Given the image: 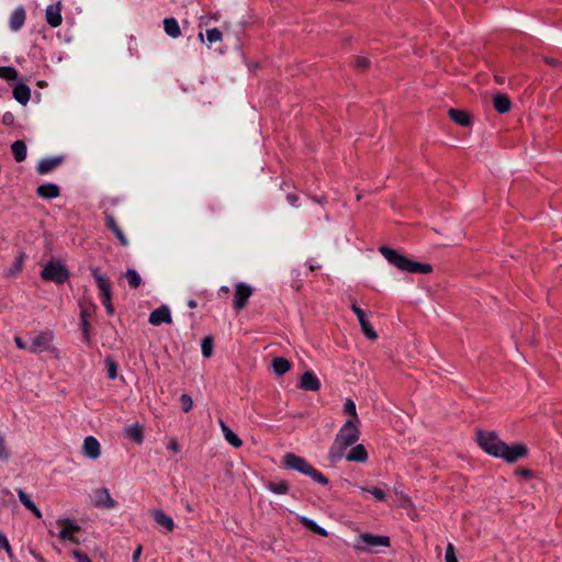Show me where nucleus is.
<instances>
[{"label": "nucleus", "instance_id": "c85d7f7f", "mask_svg": "<svg viewBox=\"0 0 562 562\" xmlns=\"http://www.w3.org/2000/svg\"><path fill=\"white\" fill-rule=\"evenodd\" d=\"M164 30L172 38H178L181 35L179 23L175 18H166L164 20Z\"/></svg>", "mask_w": 562, "mask_h": 562}, {"label": "nucleus", "instance_id": "e433bc0d", "mask_svg": "<svg viewBox=\"0 0 562 562\" xmlns=\"http://www.w3.org/2000/svg\"><path fill=\"white\" fill-rule=\"evenodd\" d=\"M105 366L108 370V376L111 380H114L117 376V363L113 357L105 358Z\"/></svg>", "mask_w": 562, "mask_h": 562}, {"label": "nucleus", "instance_id": "473e14b6", "mask_svg": "<svg viewBox=\"0 0 562 562\" xmlns=\"http://www.w3.org/2000/svg\"><path fill=\"white\" fill-rule=\"evenodd\" d=\"M268 490L274 494H286L290 490V485L286 481L269 482L267 485Z\"/></svg>", "mask_w": 562, "mask_h": 562}, {"label": "nucleus", "instance_id": "ea45409f", "mask_svg": "<svg viewBox=\"0 0 562 562\" xmlns=\"http://www.w3.org/2000/svg\"><path fill=\"white\" fill-rule=\"evenodd\" d=\"M80 327H81V331H82V339L86 344H90L91 342V335H90V331H91V325H90V322L87 321V319H82L80 321Z\"/></svg>", "mask_w": 562, "mask_h": 562}, {"label": "nucleus", "instance_id": "4be33fe9", "mask_svg": "<svg viewBox=\"0 0 562 562\" xmlns=\"http://www.w3.org/2000/svg\"><path fill=\"white\" fill-rule=\"evenodd\" d=\"M36 193L38 196H41L43 199H55V198L59 196L60 189L55 183H45V184H41L36 189Z\"/></svg>", "mask_w": 562, "mask_h": 562}, {"label": "nucleus", "instance_id": "69168bd1", "mask_svg": "<svg viewBox=\"0 0 562 562\" xmlns=\"http://www.w3.org/2000/svg\"><path fill=\"white\" fill-rule=\"evenodd\" d=\"M314 201L318 202V203H322V199H316V198H313Z\"/></svg>", "mask_w": 562, "mask_h": 562}, {"label": "nucleus", "instance_id": "680f3d73", "mask_svg": "<svg viewBox=\"0 0 562 562\" xmlns=\"http://www.w3.org/2000/svg\"><path fill=\"white\" fill-rule=\"evenodd\" d=\"M188 306L190 308H195L198 306L196 302L194 300H189L188 301Z\"/></svg>", "mask_w": 562, "mask_h": 562}, {"label": "nucleus", "instance_id": "5fc2aeb1", "mask_svg": "<svg viewBox=\"0 0 562 562\" xmlns=\"http://www.w3.org/2000/svg\"><path fill=\"white\" fill-rule=\"evenodd\" d=\"M14 342H15V345H16V347H18L19 349H26V348H29V347L26 346V344L24 342V340H23L21 337H19V336H15V338H14Z\"/></svg>", "mask_w": 562, "mask_h": 562}, {"label": "nucleus", "instance_id": "bb28decb", "mask_svg": "<svg viewBox=\"0 0 562 562\" xmlns=\"http://www.w3.org/2000/svg\"><path fill=\"white\" fill-rule=\"evenodd\" d=\"M449 116L450 119L461 125V126H470L471 125V117L468 112L457 109H450L449 110Z\"/></svg>", "mask_w": 562, "mask_h": 562}, {"label": "nucleus", "instance_id": "72a5a7b5", "mask_svg": "<svg viewBox=\"0 0 562 562\" xmlns=\"http://www.w3.org/2000/svg\"><path fill=\"white\" fill-rule=\"evenodd\" d=\"M344 413L348 414L350 418L348 420H355V423H360V419L357 414L356 404L352 400L347 398L344 404Z\"/></svg>", "mask_w": 562, "mask_h": 562}, {"label": "nucleus", "instance_id": "393cba45", "mask_svg": "<svg viewBox=\"0 0 562 562\" xmlns=\"http://www.w3.org/2000/svg\"><path fill=\"white\" fill-rule=\"evenodd\" d=\"M154 520L165 528L167 531H172L175 529V522L173 519L166 515L161 509H157L153 513Z\"/></svg>", "mask_w": 562, "mask_h": 562}, {"label": "nucleus", "instance_id": "c756f323", "mask_svg": "<svg viewBox=\"0 0 562 562\" xmlns=\"http://www.w3.org/2000/svg\"><path fill=\"white\" fill-rule=\"evenodd\" d=\"M11 151L16 162H22L26 158V145L23 140H15L11 145Z\"/></svg>", "mask_w": 562, "mask_h": 562}, {"label": "nucleus", "instance_id": "412c9836", "mask_svg": "<svg viewBox=\"0 0 562 562\" xmlns=\"http://www.w3.org/2000/svg\"><path fill=\"white\" fill-rule=\"evenodd\" d=\"M124 435L127 439L140 445L144 440V429L138 423L133 424L124 429Z\"/></svg>", "mask_w": 562, "mask_h": 562}, {"label": "nucleus", "instance_id": "79ce46f5", "mask_svg": "<svg viewBox=\"0 0 562 562\" xmlns=\"http://www.w3.org/2000/svg\"><path fill=\"white\" fill-rule=\"evenodd\" d=\"M202 355L206 358L211 357L213 350V339L211 336L205 337L201 344Z\"/></svg>", "mask_w": 562, "mask_h": 562}, {"label": "nucleus", "instance_id": "20e7f679", "mask_svg": "<svg viewBox=\"0 0 562 562\" xmlns=\"http://www.w3.org/2000/svg\"><path fill=\"white\" fill-rule=\"evenodd\" d=\"M282 464L288 470L297 471L301 474L310 476L313 481L317 482L322 485L328 484V479L315 469L310 462H307L304 458L293 453L288 452L282 458Z\"/></svg>", "mask_w": 562, "mask_h": 562}, {"label": "nucleus", "instance_id": "a878e982", "mask_svg": "<svg viewBox=\"0 0 562 562\" xmlns=\"http://www.w3.org/2000/svg\"><path fill=\"white\" fill-rule=\"evenodd\" d=\"M493 105H494V109L498 113L504 114L510 110L512 102H510V99L506 94L498 93V94L494 95Z\"/></svg>", "mask_w": 562, "mask_h": 562}, {"label": "nucleus", "instance_id": "7c9ffc66", "mask_svg": "<svg viewBox=\"0 0 562 562\" xmlns=\"http://www.w3.org/2000/svg\"><path fill=\"white\" fill-rule=\"evenodd\" d=\"M272 368L276 374L283 375L291 369V363L283 357H276L272 359Z\"/></svg>", "mask_w": 562, "mask_h": 562}, {"label": "nucleus", "instance_id": "a19ab883", "mask_svg": "<svg viewBox=\"0 0 562 562\" xmlns=\"http://www.w3.org/2000/svg\"><path fill=\"white\" fill-rule=\"evenodd\" d=\"M362 491L363 492H368L369 494H371L379 502H383L386 498L385 492L382 488L376 487V486L369 487V488L362 487Z\"/></svg>", "mask_w": 562, "mask_h": 562}, {"label": "nucleus", "instance_id": "f3484780", "mask_svg": "<svg viewBox=\"0 0 562 562\" xmlns=\"http://www.w3.org/2000/svg\"><path fill=\"white\" fill-rule=\"evenodd\" d=\"M61 5L60 2L50 4L46 8V21L52 27H57L61 24Z\"/></svg>", "mask_w": 562, "mask_h": 562}, {"label": "nucleus", "instance_id": "1a4fd4ad", "mask_svg": "<svg viewBox=\"0 0 562 562\" xmlns=\"http://www.w3.org/2000/svg\"><path fill=\"white\" fill-rule=\"evenodd\" d=\"M54 339L52 331H42L31 339L29 350L32 353H41L49 349L50 342Z\"/></svg>", "mask_w": 562, "mask_h": 562}, {"label": "nucleus", "instance_id": "5701e85b", "mask_svg": "<svg viewBox=\"0 0 562 562\" xmlns=\"http://www.w3.org/2000/svg\"><path fill=\"white\" fill-rule=\"evenodd\" d=\"M13 98L22 105H26L31 98V89L24 83H19L13 88Z\"/></svg>", "mask_w": 562, "mask_h": 562}, {"label": "nucleus", "instance_id": "0eeeda50", "mask_svg": "<svg viewBox=\"0 0 562 562\" xmlns=\"http://www.w3.org/2000/svg\"><path fill=\"white\" fill-rule=\"evenodd\" d=\"M390 538L386 536H375L371 533H362L359 537V542L355 546L357 550L364 551L368 548L374 547H389Z\"/></svg>", "mask_w": 562, "mask_h": 562}, {"label": "nucleus", "instance_id": "39448f33", "mask_svg": "<svg viewBox=\"0 0 562 562\" xmlns=\"http://www.w3.org/2000/svg\"><path fill=\"white\" fill-rule=\"evenodd\" d=\"M90 271L100 291L101 302L104 305L108 315L112 316L114 314V306L112 304L111 281L108 277L101 274L98 268H90Z\"/></svg>", "mask_w": 562, "mask_h": 562}, {"label": "nucleus", "instance_id": "37998d69", "mask_svg": "<svg viewBox=\"0 0 562 562\" xmlns=\"http://www.w3.org/2000/svg\"><path fill=\"white\" fill-rule=\"evenodd\" d=\"M370 65V60L367 57L358 56L355 57L353 67L360 71L366 70Z\"/></svg>", "mask_w": 562, "mask_h": 562}, {"label": "nucleus", "instance_id": "a18cd8bd", "mask_svg": "<svg viewBox=\"0 0 562 562\" xmlns=\"http://www.w3.org/2000/svg\"><path fill=\"white\" fill-rule=\"evenodd\" d=\"M446 562H458L457 555H456V549L452 543H448L446 548V555H445Z\"/></svg>", "mask_w": 562, "mask_h": 562}, {"label": "nucleus", "instance_id": "ddd939ff", "mask_svg": "<svg viewBox=\"0 0 562 562\" xmlns=\"http://www.w3.org/2000/svg\"><path fill=\"white\" fill-rule=\"evenodd\" d=\"M297 386L304 391L316 392L321 389V382L314 372L305 371L302 374Z\"/></svg>", "mask_w": 562, "mask_h": 562}, {"label": "nucleus", "instance_id": "9b49d317", "mask_svg": "<svg viewBox=\"0 0 562 562\" xmlns=\"http://www.w3.org/2000/svg\"><path fill=\"white\" fill-rule=\"evenodd\" d=\"M57 522L63 526V529L59 531L58 537L61 540H69L74 543H78V540L75 538L74 535L75 532L80 531V526L70 519H60Z\"/></svg>", "mask_w": 562, "mask_h": 562}, {"label": "nucleus", "instance_id": "09e8293b", "mask_svg": "<svg viewBox=\"0 0 562 562\" xmlns=\"http://www.w3.org/2000/svg\"><path fill=\"white\" fill-rule=\"evenodd\" d=\"M71 554L76 562H92L86 553L79 550H74Z\"/></svg>", "mask_w": 562, "mask_h": 562}, {"label": "nucleus", "instance_id": "f257e3e1", "mask_svg": "<svg viewBox=\"0 0 562 562\" xmlns=\"http://www.w3.org/2000/svg\"><path fill=\"white\" fill-rule=\"evenodd\" d=\"M477 442L480 447L488 454L501 458L508 463H514L524 459L528 454V448L524 443L508 446L501 440L495 431L479 430Z\"/></svg>", "mask_w": 562, "mask_h": 562}, {"label": "nucleus", "instance_id": "cd10ccee", "mask_svg": "<svg viewBox=\"0 0 562 562\" xmlns=\"http://www.w3.org/2000/svg\"><path fill=\"white\" fill-rule=\"evenodd\" d=\"M18 497L20 502L29 509L31 510L37 518L42 517L41 510L36 507L34 502L31 499V497L22 490H16Z\"/></svg>", "mask_w": 562, "mask_h": 562}, {"label": "nucleus", "instance_id": "f03ea898", "mask_svg": "<svg viewBox=\"0 0 562 562\" xmlns=\"http://www.w3.org/2000/svg\"><path fill=\"white\" fill-rule=\"evenodd\" d=\"M359 425L360 423H355V420L345 422L328 451V458L331 462L340 461L344 458V451L359 440Z\"/></svg>", "mask_w": 562, "mask_h": 562}, {"label": "nucleus", "instance_id": "13d9d810", "mask_svg": "<svg viewBox=\"0 0 562 562\" xmlns=\"http://www.w3.org/2000/svg\"><path fill=\"white\" fill-rule=\"evenodd\" d=\"M516 472L519 473L521 476H525V477H528L531 474V472L529 470H527V469H518Z\"/></svg>", "mask_w": 562, "mask_h": 562}, {"label": "nucleus", "instance_id": "bf43d9fd", "mask_svg": "<svg viewBox=\"0 0 562 562\" xmlns=\"http://www.w3.org/2000/svg\"><path fill=\"white\" fill-rule=\"evenodd\" d=\"M494 78H495V81H496L498 85H503V83H505V76H503V75H495V76H494Z\"/></svg>", "mask_w": 562, "mask_h": 562}, {"label": "nucleus", "instance_id": "aec40b11", "mask_svg": "<svg viewBox=\"0 0 562 562\" xmlns=\"http://www.w3.org/2000/svg\"><path fill=\"white\" fill-rule=\"evenodd\" d=\"M344 457L347 461L363 463L368 460V452L363 445L353 446L350 451Z\"/></svg>", "mask_w": 562, "mask_h": 562}, {"label": "nucleus", "instance_id": "6e6552de", "mask_svg": "<svg viewBox=\"0 0 562 562\" xmlns=\"http://www.w3.org/2000/svg\"><path fill=\"white\" fill-rule=\"evenodd\" d=\"M252 294V288L244 282H238L235 286V294L233 300L234 308L239 312L246 307L248 299Z\"/></svg>", "mask_w": 562, "mask_h": 562}, {"label": "nucleus", "instance_id": "2f4dec72", "mask_svg": "<svg viewBox=\"0 0 562 562\" xmlns=\"http://www.w3.org/2000/svg\"><path fill=\"white\" fill-rule=\"evenodd\" d=\"M301 524L306 528L308 529L310 531L318 535V536H322V537H327L328 533L327 531L318 526L314 520L307 518V517H302L301 518Z\"/></svg>", "mask_w": 562, "mask_h": 562}, {"label": "nucleus", "instance_id": "6e6d98bb", "mask_svg": "<svg viewBox=\"0 0 562 562\" xmlns=\"http://www.w3.org/2000/svg\"><path fill=\"white\" fill-rule=\"evenodd\" d=\"M140 553H142V547L138 546L136 548V550L134 551V553H133V557H132L133 562H138L139 561Z\"/></svg>", "mask_w": 562, "mask_h": 562}, {"label": "nucleus", "instance_id": "58836bf2", "mask_svg": "<svg viewBox=\"0 0 562 562\" xmlns=\"http://www.w3.org/2000/svg\"><path fill=\"white\" fill-rule=\"evenodd\" d=\"M206 40L210 44H214L223 40V34L218 29H210L206 30Z\"/></svg>", "mask_w": 562, "mask_h": 562}, {"label": "nucleus", "instance_id": "2eb2a0df", "mask_svg": "<svg viewBox=\"0 0 562 562\" xmlns=\"http://www.w3.org/2000/svg\"><path fill=\"white\" fill-rule=\"evenodd\" d=\"M63 161H64V156L44 158L37 164L36 171L40 175H47L52 170H54L56 167L61 165Z\"/></svg>", "mask_w": 562, "mask_h": 562}, {"label": "nucleus", "instance_id": "b1692460", "mask_svg": "<svg viewBox=\"0 0 562 562\" xmlns=\"http://www.w3.org/2000/svg\"><path fill=\"white\" fill-rule=\"evenodd\" d=\"M220 427L224 435L225 440L232 445L234 448H239L243 445V441L222 420H218Z\"/></svg>", "mask_w": 562, "mask_h": 562}, {"label": "nucleus", "instance_id": "6ab92c4d", "mask_svg": "<svg viewBox=\"0 0 562 562\" xmlns=\"http://www.w3.org/2000/svg\"><path fill=\"white\" fill-rule=\"evenodd\" d=\"M95 506L110 509L116 507L117 503L112 498L109 490L102 487L95 491Z\"/></svg>", "mask_w": 562, "mask_h": 562}, {"label": "nucleus", "instance_id": "49530a36", "mask_svg": "<svg viewBox=\"0 0 562 562\" xmlns=\"http://www.w3.org/2000/svg\"><path fill=\"white\" fill-rule=\"evenodd\" d=\"M94 310H95L94 305H89L86 307L82 306L80 310V321H82V319L89 321V318L92 316Z\"/></svg>", "mask_w": 562, "mask_h": 562}, {"label": "nucleus", "instance_id": "4c0bfd02", "mask_svg": "<svg viewBox=\"0 0 562 562\" xmlns=\"http://www.w3.org/2000/svg\"><path fill=\"white\" fill-rule=\"evenodd\" d=\"M11 457L10 450L7 447L5 436L0 432V460L8 462Z\"/></svg>", "mask_w": 562, "mask_h": 562}, {"label": "nucleus", "instance_id": "f8f14e48", "mask_svg": "<svg viewBox=\"0 0 562 562\" xmlns=\"http://www.w3.org/2000/svg\"><path fill=\"white\" fill-rule=\"evenodd\" d=\"M148 322L154 326H159L164 323L171 324L172 318L169 307L167 305H161L158 308L154 310L149 314Z\"/></svg>", "mask_w": 562, "mask_h": 562}, {"label": "nucleus", "instance_id": "9d476101", "mask_svg": "<svg viewBox=\"0 0 562 562\" xmlns=\"http://www.w3.org/2000/svg\"><path fill=\"white\" fill-rule=\"evenodd\" d=\"M352 312L357 315V318L360 323L362 333L364 336L371 340H374L378 338L376 331L371 326L370 322L367 319L366 313L363 310H361L357 304L351 305Z\"/></svg>", "mask_w": 562, "mask_h": 562}, {"label": "nucleus", "instance_id": "3c124183", "mask_svg": "<svg viewBox=\"0 0 562 562\" xmlns=\"http://www.w3.org/2000/svg\"><path fill=\"white\" fill-rule=\"evenodd\" d=\"M14 121H15V116H14V114L12 112H5L2 115V124L5 125V126L13 125Z\"/></svg>", "mask_w": 562, "mask_h": 562}, {"label": "nucleus", "instance_id": "8fccbe9b", "mask_svg": "<svg viewBox=\"0 0 562 562\" xmlns=\"http://www.w3.org/2000/svg\"><path fill=\"white\" fill-rule=\"evenodd\" d=\"M22 262H23V256H20L19 258H16L13 263V268L10 269V271H9V276H13L14 273L20 272L22 270Z\"/></svg>", "mask_w": 562, "mask_h": 562}, {"label": "nucleus", "instance_id": "4468645a", "mask_svg": "<svg viewBox=\"0 0 562 562\" xmlns=\"http://www.w3.org/2000/svg\"><path fill=\"white\" fill-rule=\"evenodd\" d=\"M104 218H105L106 227L111 232H113V234L115 235V237L117 238L120 244L122 246L126 247L128 245V240H127L126 236L124 235L123 231L121 229V227L119 226V224L116 223L114 216L112 214L105 212Z\"/></svg>", "mask_w": 562, "mask_h": 562}, {"label": "nucleus", "instance_id": "c9c22d12", "mask_svg": "<svg viewBox=\"0 0 562 562\" xmlns=\"http://www.w3.org/2000/svg\"><path fill=\"white\" fill-rule=\"evenodd\" d=\"M19 77V72L15 68L10 66L0 67V78L4 80H16Z\"/></svg>", "mask_w": 562, "mask_h": 562}, {"label": "nucleus", "instance_id": "052dcab7", "mask_svg": "<svg viewBox=\"0 0 562 562\" xmlns=\"http://www.w3.org/2000/svg\"><path fill=\"white\" fill-rule=\"evenodd\" d=\"M218 293H220V294H222V293H223V294H225V295H226V294H228V293H229V288H228V286L223 285V286H221V289H220Z\"/></svg>", "mask_w": 562, "mask_h": 562}, {"label": "nucleus", "instance_id": "e2e57ef3", "mask_svg": "<svg viewBox=\"0 0 562 562\" xmlns=\"http://www.w3.org/2000/svg\"><path fill=\"white\" fill-rule=\"evenodd\" d=\"M308 268H310L311 271H314V270L318 269L319 266L318 265H314V263H310Z\"/></svg>", "mask_w": 562, "mask_h": 562}, {"label": "nucleus", "instance_id": "de8ad7c7", "mask_svg": "<svg viewBox=\"0 0 562 562\" xmlns=\"http://www.w3.org/2000/svg\"><path fill=\"white\" fill-rule=\"evenodd\" d=\"M0 549L5 550L9 557H12V549L4 533L0 532Z\"/></svg>", "mask_w": 562, "mask_h": 562}, {"label": "nucleus", "instance_id": "c03bdc74", "mask_svg": "<svg viewBox=\"0 0 562 562\" xmlns=\"http://www.w3.org/2000/svg\"><path fill=\"white\" fill-rule=\"evenodd\" d=\"M181 408L184 413H188L192 409L193 401L189 394H182L180 396Z\"/></svg>", "mask_w": 562, "mask_h": 562}, {"label": "nucleus", "instance_id": "4d7b16f0", "mask_svg": "<svg viewBox=\"0 0 562 562\" xmlns=\"http://www.w3.org/2000/svg\"><path fill=\"white\" fill-rule=\"evenodd\" d=\"M544 61L548 64V65H551L553 67H558L560 65V61L558 59H554V58H550V57H546L544 58Z\"/></svg>", "mask_w": 562, "mask_h": 562}, {"label": "nucleus", "instance_id": "423d86ee", "mask_svg": "<svg viewBox=\"0 0 562 562\" xmlns=\"http://www.w3.org/2000/svg\"><path fill=\"white\" fill-rule=\"evenodd\" d=\"M42 279L63 284L69 278V271L60 261L50 260L41 271Z\"/></svg>", "mask_w": 562, "mask_h": 562}, {"label": "nucleus", "instance_id": "a211bd4d", "mask_svg": "<svg viewBox=\"0 0 562 562\" xmlns=\"http://www.w3.org/2000/svg\"><path fill=\"white\" fill-rule=\"evenodd\" d=\"M26 20V12L23 7H18L10 15L9 26L11 31L18 32L20 31Z\"/></svg>", "mask_w": 562, "mask_h": 562}, {"label": "nucleus", "instance_id": "f704fd0d", "mask_svg": "<svg viewBox=\"0 0 562 562\" xmlns=\"http://www.w3.org/2000/svg\"><path fill=\"white\" fill-rule=\"evenodd\" d=\"M125 278L132 289H137L142 283V278L134 269H128L125 272Z\"/></svg>", "mask_w": 562, "mask_h": 562}, {"label": "nucleus", "instance_id": "dca6fc26", "mask_svg": "<svg viewBox=\"0 0 562 562\" xmlns=\"http://www.w3.org/2000/svg\"><path fill=\"white\" fill-rule=\"evenodd\" d=\"M83 454L92 460L98 459L100 457V443L93 436H88L85 438Z\"/></svg>", "mask_w": 562, "mask_h": 562}, {"label": "nucleus", "instance_id": "864d4df0", "mask_svg": "<svg viewBox=\"0 0 562 562\" xmlns=\"http://www.w3.org/2000/svg\"><path fill=\"white\" fill-rule=\"evenodd\" d=\"M286 200L288 202L293 205V206H296V202L299 201V196L294 193H289L286 195Z\"/></svg>", "mask_w": 562, "mask_h": 562}, {"label": "nucleus", "instance_id": "7ed1b4c3", "mask_svg": "<svg viewBox=\"0 0 562 562\" xmlns=\"http://www.w3.org/2000/svg\"><path fill=\"white\" fill-rule=\"evenodd\" d=\"M379 250L389 263L393 265L401 271L424 274L430 273L432 271L431 265L414 261L387 246H381Z\"/></svg>", "mask_w": 562, "mask_h": 562}, {"label": "nucleus", "instance_id": "0e129e2a", "mask_svg": "<svg viewBox=\"0 0 562 562\" xmlns=\"http://www.w3.org/2000/svg\"><path fill=\"white\" fill-rule=\"evenodd\" d=\"M199 40H200L201 42H204V35H203V33H202V32H200V33H199Z\"/></svg>", "mask_w": 562, "mask_h": 562}, {"label": "nucleus", "instance_id": "603ef678", "mask_svg": "<svg viewBox=\"0 0 562 562\" xmlns=\"http://www.w3.org/2000/svg\"><path fill=\"white\" fill-rule=\"evenodd\" d=\"M167 449L173 453H179L180 452V446L178 443V441L176 439H171L168 445H167Z\"/></svg>", "mask_w": 562, "mask_h": 562}]
</instances>
